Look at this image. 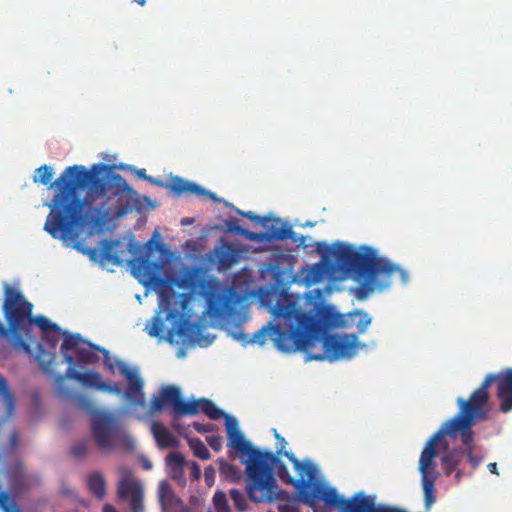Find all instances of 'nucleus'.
<instances>
[{"label":"nucleus","instance_id":"1","mask_svg":"<svg viewBox=\"0 0 512 512\" xmlns=\"http://www.w3.org/2000/svg\"><path fill=\"white\" fill-rule=\"evenodd\" d=\"M133 271L142 277L146 286L153 287L159 296V308L166 312V320L172 322L168 330L167 340L170 343L201 344L199 323L190 322L183 318L191 299L187 293L176 294L172 284L189 291L191 294H199L206 299L208 315L222 323H231L240 317V304L242 297L233 287L222 285L214 278H207L199 267L185 268L177 279H167L159 275L163 268L160 261H152L144 257L131 262Z\"/></svg>","mask_w":512,"mask_h":512},{"label":"nucleus","instance_id":"2","mask_svg":"<svg viewBox=\"0 0 512 512\" xmlns=\"http://www.w3.org/2000/svg\"><path fill=\"white\" fill-rule=\"evenodd\" d=\"M261 302L273 314L276 324L270 322L254 333L248 341L265 344L266 336H272L276 348L283 352L309 350L321 339L323 327L321 320L336 328H352L356 326L358 333L363 334L372 322L371 316L358 309L347 314L332 311L330 307H321L318 311L320 319L315 315L301 311L293 296L286 288L272 286L260 294Z\"/></svg>","mask_w":512,"mask_h":512},{"label":"nucleus","instance_id":"3","mask_svg":"<svg viewBox=\"0 0 512 512\" xmlns=\"http://www.w3.org/2000/svg\"><path fill=\"white\" fill-rule=\"evenodd\" d=\"M110 169L105 164H94L90 170L81 165L66 167L52 183L53 169L46 164L36 169L33 180L44 186H55L51 211L44 229L55 239L65 243L78 237L76 227L84 221L86 204L103 197L108 191V182L100 174Z\"/></svg>","mask_w":512,"mask_h":512},{"label":"nucleus","instance_id":"4","mask_svg":"<svg viewBox=\"0 0 512 512\" xmlns=\"http://www.w3.org/2000/svg\"><path fill=\"white\" fill-rule=\"evenodd\" d=\"M318 252L334 258L339 266L355 274L359 285L355 296L365 300L374 291L388 288L395 275L405 284L408 273L393 264L389 259L380 257L378 251L369 246H361L359 250L344 243L322 245L318 243Z\"/></svg>","mask_w":512,"mask_h":512},{"label":"nucleus","instance_id":"5","mask_svg":"<svg viewBox=\"0 0 512 512\" xmlns=\"http://www.w3.org/2000/svg\"><path fill=\"white\" fill-rule=\"evenodd\" d=\"M493 383H496V396L500 400V411L503 413L512 411V368H507L500 373L487 374L481 385L468 399L462 397L457 399L459 410L468 413L465 419L467 427L471 425L473 418L481 420L488 418V410L486 408L490 399L488 389Z\"/></svg>","mask_w":512,"mask_h":512},{"label":"nucleus","instance_id":"6","mask_svg":"<svg viewBox=\"0 0 512 512\" xmlns=\"http://www.w3.org/2000/svg\"><path fill=\"white\" fill-rule=\"evenodd\" d=\"M263 461V475L259 474V481L246 477V490L249 498L257 503L273 502L274 500H284L288 497V492L279 489L274 477L273 467L276 468L279 478L286 484L304 485L303 480H296L288 471L286 465L280 458L271 451H264L261 455Z\"/></svg>","mask_w":512,"mask_h":512},{"label":"nucleus","instance_id":"7","mask_svg":"<svg viewBox=\"0 0 512 512\" xmlns=\"http://www.w3.org/2000/svg\"><path fill=\"white\" fill-rule=\"evenodd\" d=\"M33 308V304L18 288L10 286L7 282L3 283L2 311L7 323L8 336L11 335V343L16 350L27 354L31 353L30 345L20 333L29 332Z\"/></svg>","mask_w":512,"mask_h":512},{"label":"nucleus","instance_id":"8","mask_svg":"<svg viewBox=\"0 0 512 512\" xmlns=\"http://www.w3.org/2000/svg\"><path fill=\"white\" fill-rule=\"evenodd\" d=\"M467 415L468 413L459 410L454 417L444 422L440 429L434 433L428 441L431 443L432 447L436 448L437 444L441 442L444 436L456 438L457 435L460 434L461 441L465 446V455H467L472 467L476 468L482 462V457L474 454V431L472 428L477 421L482 420L473 418L471 425L467 427L465 424Z\"/></svg>","mask_w":512,"mask_h":512},{"label":"nucleus","instance_id":"9","mask_svg":"<svg viewBox=\"0 0 512 512\" xmlns=\"http://www.w3.org/2000/svg\"><path fill=\"white\" fill-rule=\"evenodd\" d=\"M226 433L228 437V446L238 452L241 456H247L242 462L246 465V477L259 481V474L263 475V461L261 455L264 451L253 447V445L245 439L240 431L238 421L233 416H226Z\"/></svg>","mask_w":512,"mask_h":512},{"label":"nucleus","instance_id":"10","mask_svg":"<svg viewBox=\"0 0 512 512\" xmlns=\"http://www.w3.org/2000/svg\"><path fill=\"white\" fill-rule=\"evenodd\" d=\"M359 345L356 334H330L323 336L322 346L324 354H309V360L328 359L335 361L339 359H350L353 357Z\"/></svg>","mask_w":512,"mask_h":512},{"label":"nucleus","instance_id":"11","mask_svg":"<svg viewBox=\"0 0 512 512\" xmlns=\"http://www.w3.org/2000/svg\"><path fill=\"white\" fill-rule=\"evenodd\" d=\"M91 433L97 446L102 450H108L119 437V421L111 412H97L92 418Z\"/></svg>","mask_w":512,"mask_h":512},{"label":"nucleus","instance_id":"12","mask_svg":"<svg viewBox=\"0 0 512 512\" xmlns=\"http://www.w3.org/2000/svg\"><path fill=\"white\" fill-rule=\"evenodd\" d=\"M165 404H169L172 408L174 417L186 416V413L195 412L194 403H186L181 397V390L175 385H166L159 395L152 397L150 402V411L152 413L161 411Z\"/></svg>","mask_w":512,"mask_h":512},{"label":"nucleus","instance_id":"13","mask_svg":"<svg viewBox=\"0 0 512 512\" xmlns=\"http://www.w3.org/2000/svg\"><path fill=\"white\" fill-rule=\"evenodd\" d=\"M311 492L316 493V499H320L328 507L338 508L340 512H363L362 505L366 494L358 492L349 499L341 497L335 488L316 485Z\"/></svg>","mask_w":512,"mask_h":512},{"label":"nucleus","instance_id":"14","mask_svg":"<svg viewBox=\"0 0 512 512\" xmlns=\"http://www.w3.org/2000/svg\"><path fill=\"white\" fill-rule=\"evenodd\" d=\"M437 456V449L431 446L427 441L419 459V471L421 473V483L424 492L425 508L430 509L436 501L435 480L436 476H431L434 470L433 459Z\"/></svg>","mask_w":512,"mask_h":512},{"label":"nucleus","instance_id":"15","mask_svg":"<svg viewBox=\"0 0 512 512\" xmlns=\"http://www.w3.org/2000/svg\"><path fill=\"white\" fill-rule=\"evenodd\" d=\"M119 373L127 380V387L123 393L128 404L134 408H144L146 397L144 392V381L135 368H130L121 360H115Z\"/></svg>","mask_w":512,"mask_h":512},{"label":"nucleus","instance_id":"16","mask_svg":"<svg viewBox=\"0 0 512 512\" xmlns=\"http://www.w3.org/2000/svg\"><path fill=\"white\" fill-rule=\"evenodd\" d=\"M284 456L292 463L293 468L296 470L299 478L303 480L304 485H294L298 491L301 501L309 506H312L316 500V493L311 492V481L315 478L316 467L310 462H301L292 452H285Z\"/></svg>","mask_w":512,"mask_h":512},{"label":"nucleus","instance_id":"17","mask_svg":"<svg viewBox=\"0 0 512 512\" xmlns=\"http://www.w3.org/2000/svg\"><path fill=\"white\" fill-rule=\"evenodd\" d=\"M248 239L252 241H271V240H292L298 243V246L307 247L306 236L296 237L295 232L291 225L282 222L280 219H275L274 223L268 228L266 232H252L248 235Z\"/></svg>","mask_w":512,"mask_h":512},{"label":"nucleus","instance_id":"18","mask_svg":"<svg viewBox=\"0 0 512 512\" xmlns=\"http://www.w3.org/2000/svg\"><path fill=\"white\" fill-rule=\"evenodd\" d=\"M117 495L122 500L130 501L131 512H144V492L140 482L130 476L123 477L118 482Z\"/></svg>","mask_w":512,"mask_h":512},{"label":"nucleus","instance_id":"19","mask_svg":"<svg viewBox=\"0 0 512 512\" xmlns=\"http://www.w3.org/2000/svg\"><path fill=\"white\" fill-rule=\"evenodd\" d=\"M63 357L65 362L69 364V367L66 370V377L74 379L86 387L94 388L98 391L102 390V385L104 384L105 380L102 379V376L99 372L94 370H87L84 373L78 372L73 367H71L75 362V358L68 353H64Z\"/></svg>","mask_w":512,"mask_h":512},{"label":"nucleus","instance_id":"20","mask_svg":"<svg viewBox=\"0 0 512 512\" xmlns=\"http://www.w3.org/2000/svg\"><path fill=\"white\" fill-rule=\"evenodd\" d=\"M119 241L117 240H108L104 239L101 241L100 245L102 250L97 248H89L82 249L81 251L86 254L91 260L97 261L100 257V263L104 265L105 263H110L115 266H119L122 264V260L116 250L114 248L118 246Z\"/></svg>","mask_w":512,"mask_h":512},{"label":"nucleus","instance_id":"21","mask_svg":"<svg viewBox=\"0 0 512 512\" xmlns=\"http://www.w3.org/2000/svg\"><path fill=\"white\" fill-rule=\"evenodd\" d=\"M166 187L176 196H181L183 194H195L200 196L205 195L215 201L217 200L214 193L209 192L198 184L189 182L181 177L172 178Z\"/></svg>","mask_w":512,"mask_h":512},{"label":"nucleus","instance_id":"22","mask_svg":"<svg viewBox=\"0 0 512 512\" xmlns=\"http://www.w3.org/2000/svg\"><path fill=\"white\" fill-rule=\"evenodd\" d=\"M158 497L162 512H177V508L185 507L182 500L175 495L167 480H162L159 483Z\"/></svg>","mask_w":512,"mask_h":512},{"label":"nucleus","instance_id":"23","mask_svg":"<svg viewBox=\"0 0 512 512\" xmlns=\"http://www.w3.org/2000/svg\"><path fill=\"white\" fill-rule=\"evenodd\" d=\"M186 403H194L195 405V412L193 413H186V416L188 415H196L200 411H202L204 414H206L211 420H219L222 417L226 419L227 414L220 408L216 406V404L207 398H201L199 400H192V401H186Z\"/></svg>","mask_w":512,"mask_h":512},{"label":"nucleus","instance_id":"24","mask_svg":"<svg viewBox=\"0 0 512 512\" xmlns=\"http://www.w3.org/2000/svg\"><path fill=\"white\" fill-rule=\"evenodd\" d=\"M152 433L161 449L177 448L180 441L161 423H153Z\"/></svg>","mask_w":512,"mask_h":512},{"label":"nucleus","instance_id":"25","mask_svg":"<svg viewBox=\"0 0 512 512\" xmlns=\"http://www.w3.org/2000/svg\"><path fill=\"white\" fill-rule=\"evenodd\" d=\"M464 457L465 450L460 447L453 448L444 454L441 458V466L444 474L446 476H450L453 472H455L459 464L463 461Z\"/></svg>","mask_w":512,"mask_h":512},{"label":"nucleus","instance_id":"26","mask_svg":"<svg viewBox=\"0 0 512 512\" xmlns=\"http://www.w3.org/2000/svg\"><path fill=\"white\" fill-rule=\"evenodd\" d=\"M102 349L103 347L86 341V344H82L81 348L78 349L76 360L83 364H95L100 360L98 352L102 353Z\"/></svg>","mask_w":512,"mask_h":512},{"label":"nucleus","instance_id":"27","mask_svg":"<svg viewBox=\"0 0 512 512\" xmlns=\"http://www.w3.org/2000/svg\"><path fill=\"white\" fill-rule=\"evenodd\" d=\"M87 487L100 500L106 496V481L103 474L99 471H94L88 475Z\"/></svg>","mask_w":512,"mask_h":512},{"label":"nucleus","instance_id":"28","mask_svg":"<svg viewBox=\"0 0 512 512\" xmlns=\"http://www.w3.org/2000/svg\"><path fill=\"white\" fill-rule=\"evenodd\" d=\"M219 268L228 269L237 262L235 250L231 245H226L216 251Z\"/></svg>","mask_w":512,"mask_h":512},{"label":"nucleus","instance_id":"29","mask_svg":"<svg viewBox=\"0 0 512 512\" xmlns=\"http://www.w3.org/2000/svg\"><path fill=\"white\" fill-rule=\"evenodd\" d=\"M0 397L3 400L7 414H12L15 410L14 395L9 387L6 378L2 374H0Z\"/></svg>","mask_w":512,"mask_h":512},{"label":"nucleus","instance_id":"30","mask_svg":"<svg viewBox=\"0 0 512 512\" xmlns=\"http://www.w3.org/2000/svg\"><path fill=\"white\" fill-rule=\"evenodd\" d=\"M64 335V340L61 345V351H76L78 353V349L81 348L82 344H86V340H84L80 334H70L67 331H61Z\"/></svg>","mask_w":512,"mask_h":512},{"label":"nucleus","instance_id":"31","mask_svg":"<svg viewBox=\"0 0 512 512\" xmlns=\"http://www.w3.org/2000/svg\"><path fill=\"white\" fill-rule=\"evenodd\" d=\"M32 325L38 326L44 333H47L48 331H53L57 334L61 333V328L56 323L50 322V320L44 315H37L34 317L32 313L31 321H29V328Z\"/></svg>","mask_w":512,"mask_h":512},{"label":"nucleus","instance_id":"32","mask_svg":"<svg viewBox=\"0 0 512 512\" xmlns=\"http://www.w3.org/2000/svg\"><path fill=\"white\" fill-rule=\"evenodd\" d=\"M74 400L81 410L92 415L93 418L95 417L97 412H103L102 410L97 409L94 401L87 395L79 393L75 394Z\"/></svg>","mask_w":512,"mask_h":512},{"label":"nucleus","instance_id":"33","mask_svg":"<svg viewBox=\"0 0 512 512\" xmlns=\"http://www.w3.org/2000/svg\"><path fill=\"white\" fill-rule=\"evenodd\" d=\"M363 512H406L405 510L390 507V506H377L375 504L374 498L366 495L362 508Z\"/></svg>","mask_w":512,"mask_h":512},{"label":"nucleus","instance_id":"34","mask_svg":"<svg viewBox=\"0 0 512 512\" xmlns=\"http://www.w3.org/2000/svg\"><path fill=\"white\" fill-rule=\"evenodd\" d=\"M189 446L191 450L193 451V454L201 459V460H208L210 459V452L204 442L199 438H190L188 439Z\"/></svg>","mask_w":512,"mask_h":512},{"label":"nucleus","instance_id":"35","mask_svg":"<svg viewBox=\"0 0 512 512\" xmlns=\"http://www.w3.org/2000/svg\"><path fill=\"white\" fill-rule=\"evenodd\" d=\"M219 472L232 482L240 479V470L235 465L223 459L219 460Z\"/></svg>","mask_w":512,"mask_h":512},{"label":"nucleus","instance_id":"36","mask_svg":"<svg viewBox=\"0 0 512 512\" xmlns=\"http://www.w3.org/2000/svg\"><path fill=\"white\" fill-rule=\"evenodd\" d=\"M229 495L238 511L243 512L248 509V501L241 490L233 488L229 491Z\"/></svg>","mask_w":512,"mask_h":512},{"label":"nucleus","instance_id":"37","mask_svg":"<svg viewBox=\"0 0 512 512\" xmlns=\"http://www.w3.org/2000/svg\"><path fill=\"white\" fill-rule=\"evenodd\" d=\"M212 502L216 512H231L227 495L223 491H216L213 495Z\"/></svg>","mask_w":512,"mask_h":512},{"label":"nucleus","instance_id":"38","mask_svg":"<svg viewBox=\"0 0 512 512\" xmlns=\"http://www.w3.org/2000/svg\"><path fill=\"white\" fill-rule=\"evenodd\" d=\"M279 501L280 503L277 505L279 512H301L297 500L289 494L286 499Z\"/></svg>","mask_w":512,"mask_h":512},{"label":"nucleus","instance_id":"39","mask_svg":"<svg viewBox=\"0 0 512 512\" xmlns=\"http://www.w3.org/2000/svg\"><path fill=\"white\" fill-rule=\"evenodd\" d=\"M0 509L3 512H21L10 500L8 493L4 491H0Z\"/></svg>","mask_w":512,"mask_h":512},{"label":"nucleus","instance_id":"40","mask_svg":"<svg viewBox=\"0 0 512 512\" xmlns=\"http://www.w3.org/2000/svg\"><path fill=\"white\" fill-rule=\"evenodd\" d=\"M164 245L161 243V235L155 230L150 240L146 243V249L148 253H151L155 250L163 251Z\"/></svg>","mask_w":512,"mask_h":512},{"label":"nucleus","instance_id":"41","mask_svg":"<svg viewBox=\"0 0 512 512\" xmlns=\"http://www.w3.org/2000/svg\"><path fill=\"white\" fill-rule=\"evenodd\" d=\"M167 464L174 469H182L185 458L180 452H172L166 458Z\"/></svg>","mask_w":512,"mask_h":512},{"label":"nucleus","instance_id":"42","mask_svg":"<svg viewBox=\"0 0 512 512\" xmlns=\"http://www.w3.org/2000/svg\"><path fill=\"white\" fill-rule=\"evenodd\" d=\"M90 448V442L88 440H82L73 445L71 448V453L75 457H84L87 455Z\"/></svg>","mask_w":512,"mask_h":512},{"label":"nucleus","instance_id":"43","mask_svg":"<svg viewBox=\"0 0 512 512\" xmlns=\"http://www.w3.org/2000/svg\"><path fill=\"white\" fill-rule=\"evenodd\" d=\"M235 210H236V213H237V214H239V215H241V216H243V217H245V218H248L249 220L253 221V222H254V223H256V224L266 225V223H267L268 221H270V218H269V217H266V216L261 217V216H259V215H256V214H255L254 212H252V211H246V212H244V211H241V210H239V209H237V208H236Z\"/></svg>","mask_w":512,"mask_h":512},{"label":"nucleus","instance_id":"44","mask_svg":"<svg viewBox=\"0 0 512 512\" xmlns=\"http://www.w3.org/2000/svg\"><path fill=\"white\" fill-rule=\"evenodd\" d=\"M226 226H227V229L228 231L230 232H233V233H237V234H240V235H243L245 236L247 239H248V235L250 233H252L251 231H248L246 229H243L239 223H238V220L237 219H230L226 222Z\"/></svg>","mask_w":512,"mask_h":512},{"label":"nucleus","instance_id":"45","mask_svg":"<svg viewBox=\"0 0 512 512\" xmlns=\"http://www.w3.org/2000/svg\"><path fill=\"white\" fill-rule=\"evenodd\" d=\"M164 330V320L159 316L154 317L152 327L150 328V336H159Z\"/></svg>","mask_w":512,"mask_h":512},{"label":"nucleus","instance_id":"46","mask_svg":"<svg viewBox=\"0 0 512 512\" xmlns=\"http://www.w3.org/2000/svg\"><path fill=\"white\" fill-rule=\"evenodd\" d=\"M101 391L105 392V393L115 394V395H121L123 393L119 383L111 384L109 381H106V380H105L104 384L102 385Z\"/></svg>","mask_w":512,"mask_h":512},{"label":"nucleus","instance_id":"47","mask_svg":"<svg viewBox=\"0 0 512 512\" xmlns=\"http://www.w3.org/2000/svg\"><path fill=\"white\" fill-rule=\"evenodd\" d=\"M273 431V435L275 437V439L277 440L279 446L277 447V450H276V454L278 457L280 455H283L284 456V453L286 452L285 451V448H286V445H287V442L286 440L284 439V437H282L276 429H272Z\"/></svg>","mask_w":512,"mask_h":512},{"label":"nucleus","instance_id":"48","mask_svg":"<svg viewBox=\"0 0 512 512\" xmlns=\"http://www.w3.org/2000/svg\"><path fill=\"white\" fill-rule=\"evenodd\" d=\"M207 442L215 452H219L222 449V437L220 435L207 437Z\"/></svg>","mask_w":512,"mask_h":512},{"label":"nucleus","instance_id":"49","mask_svg":"<svg viewBox=\"0 0 512 512\" xmlns=\"http://www.w3.org/2000/svg\"><path fill=\"white\" fill-rule=\"evenodd\" d=\"M111 181L119 189H122V190H129L130 189L126 179L122 175H120V174H114L111 177Z\"/></svg>","mask_w":512,"mask_h":512},{"label":"nucleus","instance_id":"50","mask_svg":"<svg viewBox=\"0 0 512 512\" xmlns=\"http://www.w3.org/2000/svg\"><path fill=\"white\" fill-rule=\"evenodd\" d=\"M19 444V434L16 430H13L8 438L7 449L9 451H13L19 446Z\"/></svg>","mask_w":512,"mask_h":512},{"label":"nucleus","instance_id":"51","mask_svg":"<svg viewBox=\"0 0 512 512\" xmlns=\"http://www.w3.org/2000/svg\"><path fill=\"white\" fill-rule=\"evenodd\" d=\"M103 354V362L107 369L111 371L112 374H115L114 364L112 363V359L110 357L109 351L105 348L102 349Z\"/></svg>","mask_w":512,"mask_h":512},{"label":"nucleus","instance_id":"52","mask_svg":"<svg viewBox=\"0 0 512 512\" xmlns=\"http://www.w3.org/2000/svg\"><path fill=\"white\" fill-rule=\"evenodd\" d=\"M193 427L195 428V430L199 433H206V432H210L213 430V427L214 425L213 424H210V423H207V424H203V423H199V422H194L193 423Z\"/></svg>","mask_w":512,"mask_h":512},{"label":"nucleus","instance_id":"53","mask_svg":"<svg viewBox=\"0 0 512 512\" xmlns=\"http://www.w3.org/2000/svg\"><path fill=\"white\" fill-rule=\"evenodd\" d=\"M205 481L207 485H211L214 481V469L213 467H207L204 471Z\"/></svg>","mask_w":512,"mask_h":512},{"label":"nucleus","instance_id":"54","mask_svg":"<svg viewBox=\"0 0 512 512\" xmlns=\"http://www.w3.org/2000/svg\"><path fill=\"white\" fill-rule=\"evenodd\" d=\"M136 173H137V175H138L140 178H142V179L148 180V181H149V182H151V183H156V184H158V185H160V186H162V185H163V184H162V182H160V181H156V180L152 179L150 176H148V175L146 174V170H145V169H140V170H138Z\"/></svg>","mask_w":512,"mask_h":512},{"label":"nucleus","instance_id":"55","mask_svg":"<svg viewBox=\"0 0 512 512\" xmlns=\"http://www.w3.org/2000/svg\"><path fill=\"white\" fill-rule=\"evenodd\" d=\"M191 474L194 479H198L200 477V474H201L200 467L196 462L192 463Z\"/></svg>","mask_w":512,"mask_h":512},{"label":"nucleus","instance_id":"56","mask_svg":"<svg viewBox=\"0 0 512 512\" xmlns=\"http://www.w3.org/2000/svg\"><path fill=\"white\" fill-rule=\"evenodd\" d=\"M487 468L489 470L490 473L492 474H495V475H499L498 473V467H497V463L496 462H491L487 465Z\"/></svg>","mask_w":512,"mask_h":512},{"label":"nucleus","instance_id":"57","mask_svg":"<svg viewBox=\"0 0 512 512\" xmlns=\"http://www.w3.org/2000/svg\"><path fill=\"white\" fill-rule=\"evenodd\" d=\"M102 512H118L114 506L110 505V504H105L103 506V510Z\"/></svg>","mask_w":512,"mask_h":512},{"label":"nucleus","instance_id":"58","mask_svg":"<svg viewBox=\"0 0 512 512\" xmlns=\"http://www.w3.org/2000/svg\"><path fill=\"white\" fill-rule=\"evenodd\" d=\"M57 342H58V337L57 336L51 337L50 343H51L52 347L55 348L56 345H57Z\"/></svg>","mask_w":512,"mask_h":512},{"label":"nucleus","instance_id":"59","mask_svg":"<svg viewBox=\"0 0 512 512\" xmlns=\"http://www.w3.org/2000/svg\"><path fill=\"white\" fill-rule=\"evenodd\" d=\"M462 474H463V472H462L461 470H459V469L457 470V469H456V473H455V479H456V481H460V479H461V477H462Z\"/></svg>","mask_w":512,"mask_h":512},{"label":"nucleus","instance_id":"60","mask_svg":"<svg viewBox=\"0 0 512 512\" xmlns=\"http://www.w3.org/2000/svg\"><path fill=\"white\" fill-rule=\"evenodd\" d=\"M143 466H144V468H145L146 470H150V469L152 468V463H151L150 461L146 460V461L144 462V465H143Z\"/></svg>","mask_w":512,"mask_h":512},{"label":"nucleus","instance_id":"61","mask_svg":"<svg viewBox=\"0 0 512 512\" xmlns=\"http://www.w3.org/2000/svg\"><path fill=\"white\" fill-rule=\"evenodd\" d=\"M133 2H135V3H137V4L141 5V6H144L145 3H146V0H133Z\"/></svg>","mask_w":512,"mask_h":512},{"label":"nucleus","instance_id":"62","mask_svg":"<svg viewBox=\"0 0 512 512\" xmlns=\"http://www.w3.org/2000/svg\"><path fill=\"white\" fill-rule=\"evenodd\" d=\"M178 512H191V510L188 507H182Z\"/></svg>","mask_w":512,"mask_h":512},{"label":"nucleus","instance_id":"63","mask_svg":"<svg viewBox=\"0 0 512 512\" xmlns=\"http://www.w3.org/2000/svg\"><path fill=\"white\" fill-rule=\"evenodd\" d=\"M186 223L187 224L191 223V220H189L187 218L182 219V224H186Z\"/></svg>","mask_w":512,"mask_h":512},{"label":"nucleus","instance_id":"64","mask_svg":"<svg viewBox=\"0 0 512 512\" xmlns=\"http://www.w3.org/2000/svg\"><path fill=\"white\" fill-rule=\"evenodd\" d=\"M267 512H274V511H272V510H268Z\"/></svg>","mask_w":512,"mask_h":512}]
</instances>
